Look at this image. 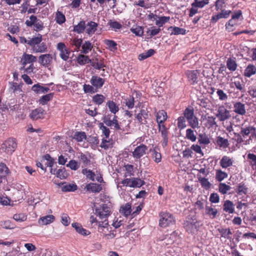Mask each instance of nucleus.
<instances>
[{
	"mask_svg": "<svg viewBox=\"0 0 256 256\" xmlns=\"http://www.w3.org/2000/svg\"><path fill=\"white\" fill-rule=\"evenodd\" d=\"M114 142L112 140L105 138H102L100 147L104 150H108L113 148Z\"/></svg>",
	"mask_w": 256,
	"mask_h": 256,
	"instance_id": "nucleus-39",
	"label": "nucleus"
},
{
	"mask_svg": "<svg viewBox=\"0 0 256 256\" xmlns=\"http://www.w3.org/2000/svg\"><path fill=\"white\" fill-rule=\"evenodd\" d=\"M234 112L235 114L240 116L246 114V105L241 102H236L234 104Z\"/></svg>",
	"mask_w": 256,
	"mask_h": 256,
	"instance_id": "nucleus-18",
	"label": "nucleus"
},
{
	"mask_svg": "<svg viewBox=\"0 0 256 256\" xmlns=\"http://www.w3.org/2000/svg\"><path fill=\"white\" fill-rule=\"evenodd\" d=\"M155 53V51L153 49H150L146 52L140 54L138 56V59L140 60H144L152 56Z\"/></svg>",
	"mask_w": 256,
	"mask_h": 256,
	"instance_id": "nucleus-60",
	"label": "nucleus"
},
{
	"mask_svg": "<svg viewBox=\"0 0 256 256\" xmlns=\"http://www.w3.org/2000/svg\"><path fill=\"white\" fill-rule=\"evenodd\" d=\"M104 42L111 52H115L118 50V44L114 40L106 39Z\"/></svg>",
	"mask_w": 256,
	"mask_h": 256,
	"instance_id": "nucleus-41",
	"label": "nucleus"
},
{
	"mask_svg": "<svg viewBox=\"0 0 256 256\" xmlns=\"http://www.w3.org/2000/svg\"><path fill=\"white\" fill-rule=\"evenodd\" d=\"M228 176V174L222 172V170H216V178L218 181L221 182Z\"/></svg>",
	"mask_w": 256,
	"mask_h": 256,
	"instance_id": "nucleus-59",
	"label": "nucleus"
},
{
	"mask_svg": "<svg viewBox=\"0 0 256 256\" xmlns=\"http://www.w3.org/2000/svg\"><path fill=\"white\" fill-rule=\"evenodd\" d=\"M247 158L250 160V165L252 167H254V169L256 170V155L252 154V153H248Z\"/></svg>",
	"mask_w": 256,
	"mask_h": 256,
	"instance_id": "nucleus-64",
	"label": "nucleus"
},
{
	"mask_svg": "<svg viewBox=\"0 0 256 256\" xmlns=\"http://www.w3.org/2000/svg\"><path fill=\"white\" fill-rule=\"evenodd\" d=\"M205 211L206 214L208 215V216L212 218H216L218 214V210L216 208H213L211 206H206Z\"/></svg>",
	"mask_w": 256,
	"mask_h": 256,
	"instance_id": "nucleus-51",
	"label": "nucleus"
},
{
	"mask_svg": "<svg viewBox=\"0 0 256 256\" xmlns=\"http://www.w3.org/2000/svg\"><path fill=\"white\" fill-rule=\"evenodd\" d=\"M240 134L244 138L250 134V138L256 136V128L254 126H248L247 127L242 128Z\"/></svg>",
	"mask_w": 256,
	"mask_h": 256,
	"instance_id": "nucleus-19",
	"label": "nucleus"
},
{
	"mask_svg": "<svg viewBox=\"0 0 256 256\" xmlns=\"http://www.w3.org/2000/svg\"><path fill=\"white\" fill-rule=\"evenodd\" d=\"M223 210L228 214H233L234 212V206L231 200H226L223 204Z\"/></svg>",
	"mask_w": 256,
	"mask_h": 256,
	"instance_id": "nucleus-32",
	"label": "nucleus"
},
{
	"mask_svg": "<svg viewBox=\"0 0 256 256\" xmlns=\"http://www.w3.org/2000/svg\"><path fill=\"white\" fill-rule=\"evenodd\" d=\"M10 173V171L6 164L0 163V176L2 177V180L6 178V176Z\"/></svg>",
	"mask_w": 256,
	"mask_h": 256,
	"instance_id": "nucleus-38",
	"label": "nucleus"
},
{
	"mask_svg": "<svg viewBox=\"0 0 256 256\" xmlns=\"http://www.w3.org/2000/svg\"><path fill=\"white\" fill-rule=\"evenodd\" d=\"M218 230L220 234L221 237L226 239L232 238V233L230 228H218Z\"/></svg>",
	"mask_w": 256,
	"mask_h": 256,
	"instance_id": "nucleus-35",
	"label": "nucleus"
},
{
	"mask_svg": "<svg viewBox=\"0 0 256 256\" xmlns=\"http://www.w3.org/2000/svg\"><path fill=\"white\" fill-rule=\"evenodd\" d=\"M42 36L39 33L36 36L26 39L24 36H20V42L22 44H27L30 46L34 53H44L48 52L46 43L42 42Z\"/></svg>",
	"mask_w": 256,
	"mask_h": 256,
	"instance_id": "nucleus-1",
	"label": "nucleus"
},
{
	"mask_svg": "<svg viewBox=\"0 0 256 256\" xmlns=\"http://www.w3.org/2000/svg\"><path fill=\"white\" fill-rule=\"evenodd\" d=\"M198 179L202 188H204L206 190H208L211 187V184L208 182V179L199 176H198Z\"/></svg>",
	"mask_w": 256,
	"mask_h": 256,
	"instance_id": "nucleus-53",
	"label": "nucleus"
},
{
	"mask_svg": "<svg viewBox=\"0 0 256 256\" xmlns=\"http://www.w3.org/2000/svg\"><path fill=\"white\" fill-rule=\"evenodd\" d=\"M216 144L220 148L226 149L228 148L230 143L228 139L223 138L222 136H219L216 138Z\"/></svg>",
	"mask_w": 256,
	"mask_h": 256,
	"instance_id": "nucleus-22",
	"label": "nucleus"
},
{
	"mask_svg": "<svg viewBox=\"0 0 256 256\" xmlns=\"http://www.w3.org/2000/svg\"><path fill=\"white\" fill-rule=\"evenodd\" d=\"M205 126L206 128H214L218 126L216 124V118L213 116H209L206 118Z\"/></svg>",
	"mask_w": 256,
	"mask_h": 256,
	"instance_id": "nucleus-36",
	"label": "nucleus"
},
{
	"mask_svg": "<svg viewBox=\"0 0 256 256\" xmlns=\"http://www.w3.org/2000/svg\"><path fill=\"white\" fill-rule=\"evenodd\" d=\"M73 138L78 142H82L84 140L87 139V136L84 132H76L73 136Z\"/></svg>",
	"mask_w": 256,
	"mask_h": 256,
	"instance_id": "nucleus-46",
	"label": "nucleus"
},
{
	"mask_svg": "<svg viewBox=\"0 0 256 256\" xmlns=\"http://www.w3.org/2000/svg\"><path fill=\"white\" fill-rule=\"evenodd\" d=\"M98 24V23L94 21H88L86 22L85 32L88 35L91 36L95 33L97 30Z\"/></svg>",
	"mask_w": 256,
	"mask_h": 256,
	"instance_id": "nucleus-16",
	"label": "nucleus"
},
{
	"mask_svg": "<svg viewBox=\"0 0 256 256\" xmlns=\"http://www.w3.org/2000/svg\"><path fill=\"white\" fill-rule=\"evenodd\" d=\"M57 50L60 52V56L61 59L67 60L70 57V52L67 49L64 42H58L56 46Z\"/></svg>",
	"mask_w": 256,
	"mask_h": 256,
	"instance_id": "nucleus-11",
	"label": "nucleus"
},
{
	"mask_svg": "<svg viewBox=\"0 0 256 256\" xmlns=\"http://www.w3.org/2000/svg\"><path fill=\"white\" fill-rule=\"evenodd\" d=\"M106 106L112 114H116L119 111V107L118 104L113 100H108L106 104Z\"/></svg>",
	"mask_w": 256,
	"mask_h": 256,
	"instance_id": "nucleus-31",
	"label": "nucleus"
},
{
	"mask_svg": "<svg viewBox=\"0 0 256 256\" xmlns=\"http://www.w3.org/2000/svg\"><path fill=\"white\" fill-rule=\"evenodd\" d=\"M38 60L41 66L48 67L52 63V55L50 54H42L38 56Z\"/></svg>",
	"mask_w": 256,
	"mask_h": 256,
	"instance_id": "nucleus-13",
	"label": "nucleus"
},
{
	"mask_svg": "<svg viewBox=\"0 0 256 256\" xmlns=\"http://www.w3.org/2000/svg\"><path fill=\"white\" fill-rule=\"evenodd\" d=\"M82 173L84 174L87 179L94 181L96 174L92 170L88 168H84L82 170Z\"/></svg>",
	"mask_w": 256,
	"mask_h": 256,
	"instance_id": "nucleus-52",
	"label": "nucleus"
},
{
	"mask_svg": "<svg viewBox=\"0 0 256 256\" xmlns=\"http://www.w3.org/2000/svg\"><path fill=\"white\" fill-rule=\"evenodd\" d=\"M216 116L220 122L227 120L231 118L230 111L228 110L224 105H219L216 110Z\"/></svg>",
	"mask_w": 256,
	"mask_h": 256,
	"instance_id": "nucleus-6",
	"label": "nucleus"
},
{
	"mask_svg": "<svg viewBox=\"0 0 256 256\" xmlns=\"http://www.w3.org/2000/svg\"><path fill=\"white\" fill-rule=\"evenodd\" d=\"M46 114V112L43 108H38L32 111L30 117L32 120H36L40 118H44Z\"/></svg>",
	"mask_w": 256,
	"mask_h": 256,
	"instance_id": "nucleus-17",
	"label": "nucleus"
},
{
	"mask_svg": "<svg viewBox=\"0 0 256 256\" xmlns=\"http://www.w3.org/2000/svg\"><path fill=\"white\" fill-rule=\"evenodd\" d=\"M90 59L88 56L80 54L77 58V62L82 66L87 63H90Z\"/></svg>",
	"mask_w": 256,
	"mask_h": 256,
	"instance_id": "nucleus-57",
	"label": "nucleus"
},
{
	"mask_svg": "<svg viewBox=\"0 0 256 256\" xmlns=\"http://www.w3.org/2000/svg\"><path fill=\"white\" fill-rule=\"evenodd\" d=\"M160 133L161 136L163 138L162 145L164 148H165V146H166L168 145L169 139V132L168 128H166V130L161 132Z\"/></svg>",
	"mask_w": 256,
	"mask_h": 256,
	"instance_id": "nucleus-49",
	"label": "nucleus"
},
{
	"mask_svg": "<svg viewBox=\"0 0 256 256\" xmlns=\"http://www.w3.org/2000/svg\"><path fill=\"white\" fill-rule=\"evenodd\" d=\"M233 162V160L230 157L224 156H222L220 161V165L222 168H227L232 166Z\"/></svg>",
	"mask_w": 256,
	"mask_h": 256,
	"instance_id": "nucleus-25",
	"label": "nucleus"
},
{
	"mask_svg": "<svg viewBox=\"0 0 256 256\" xmlns=\"http://www.w3.org/2000/svg\"><path fill=\"white\" fill-rule=\"evenodd\" d=\"M56 21L59 24L64 23L66 22V18L64 14L60 12H57L56 14Z\"/></svg>",
	"mask_w": 256,
	"mask_h": 256,
	"instance_id": "nucleus-63",
	"label": "nucleus"
},
{
	"mask_svg": "<svg viewBox=\"0 0 256 256\" xmlns=\"http://www.w3.org/2000/svg\"><path fill=\"white\" fill-rule=\"evenodd\" d=\"M188 82L191 84L198 83V78L200 74L198 70H187L185 72Z\"/></svg>",
	"mask_w": 256,
	"mask_h": 256,
	"instance_id": "nucleus-14",
	"label": "nucleus"
},
{
	"mask_svg": "<svg viewBox=\"0 0 256 256\" xmlns=\"http://www.w3.org/2000/svg\"><path fill=\"white\" fill-rule=\"evenodd\" d=\"M98 230L107 239H112L116 237V230H112V228L108 224V220L99 221Z\"/></svg>",
	"mask_w": 256,
	"mask_h": 256,
	"instance_id": "nucleus-2",
	"label": "nucleus"
},
{
	"mask_svg": "<svg viewBox=\"0 0 256 256\" xmlns=\"http://www.w3.org/2000/svg\"><path fill=\"white\" fill-rule=\"evenodd\" d=\"M62 190L63 192H74L78 189V186L76 184H62Z\"/></svg>",
	"mask_w": 256,
	"mask_h": 256,
	"instance_id": "nucleus-45",
	"label": "nucleus"
},
{
	"mask_svg": "<svg viewBox=\"0 0 256 256\" xmlns=\"http://www.w3.org/2000/svg\"><path fill=\"white\" fill-rule=\"evenodd\" d=\"M94 45L89 41H86L82 46V52L86 54L91 51Z\"/></svg>",
	"mask_w": 256,
	"mask_h": 256,
	"instance_id": "nucleus-47",
	"label": "nucleus"
},
{
	"mask_svg": "<svg viewBox=\"0 0 256 256\" xmlns=\"http://www.w3.org/2000/svg\"><path fill=\"white\" fill-rule=\"evenodd\" d=\"M105 100L106 97L102 94H96L92 98L93 103L98 105L102 104Z\"/></svg>",
	"mask_w": 256,
	"mask_h": 256,
	"instance_id": "nucleus-44",
	"label": "nucleus"
},
{
	"mask_svg": "<svg viewBox=\"0 0 256 256\" xmlns=\"http://www.w3.org/2000/svg\"><path fill=\"white\" fill-rule=\"evenodd\" d=\"M72 226L75 228L76 232H77L79 234L83 235V236H88L90 234V232L86 229L82 228L81 224L79 223H73L72 224Z\"/></svg>",
	"mask_w": 256,
	"mask_h": 256,
	"instance_id": "nucleus-30",
	"label": "nucleus"
},
{
	"mask_svg": "<svg viewBox=\"0 0 256 256\" xmlns=\"http://www.w3.org/2000/svg\"><path fill=\"white\" fill-rule=\"evenodd\" d=\"M168 30H170V35H185L186 33V29L176 27V26H170Z\"/></svg>",
	"mask_w": 256,
	"mask_h": 256,
	"instance_id": "nucleus-33",
	"label": "nucleus"
},
{
	"mask_svg": "<svg viewBox=\"0 0 256 256\" xmlns=\"http://www.w3.org/2000/svg\"><path fill=\"white\" fill-rule=\"evenodd\" d=\"M16 146L17 144L14 138H8L2 143L1 149L2 152L12 154L14 152Z\"/></svg>",
	"mask_w": 256,
	"mask_h": 256,
	"instance_id": "nucleus-8",
	"label": "nucleus"
},
{
	"mask_svg": "<svg viewBox=\"0 0 256 256\" xmlns=\"http://www.w3.org/2000/svg\"><path fill=\"white\" fill-rule=\"evenodd\" d=\"M80 164L75 160H71L66 164V166L68 167L70 170H76L79 169Z\"/></svg>",
	"mask_w": 256,
	"mask_h": 256,
	"instance_id": "nucleus-55",
	"label": "nucleus"
},
{
	"mask_svg": "<svg viewBox=\"0 0 256 256\" xmlns=\"http://www.w3.org/2000/svg\"><path fill=\"white\" fill-rule=\"evenodd\" d=\"M235 191L239 196H242V194H246L248 193V188L244 182H242L236 186Z\"/></svg>",
	"mask_w": 256,
	"mask_h": 256,
	"instance_id": "nucleus-27",
	"label": "nucleus"
},
{
	"mask_svg": "<svg viewBox=\"0 0 256 256\" xmlns=\"http://www.w3.org/2000/svg\"><path fill=\"white\" fill-rule=\"evenodd\" d=\"M32 90L36 94H45L50 90L48 87L42 86L40 84H34Z\"/></svg>",
	"mask_w": 256,
	"mask_h": 256,
	"instance_id": "nucleus-34",
	"label": "nucleus"
},
{
	"mask_svg": "<svg viewBox=\"0 0 256 256\" xmlns=\"http://www.w3.org/2000/svg\"><path fill=\"white\" fill-rule=\"evenodd\" d=\"M159 217L158 225L161 228H167L176 224V220L173 215L167 211L160 212Z\"/></svg>",
	"mask_w": 256,
	"mask_h": 256,
	"instance_id": "nucleus-3",
	"label": "nucleus"
},
{
	"mask_svg": "<svg viewBox=\"0 0 256 256\" xmlns=\"http://www.w3.org/2000/svg\"><path fill=\"white\" fill-rule=\"evenodd\" d=\"M56 176L61 180L66 178L68 174L64 168H60L57 170Z\"/></svg>",
	"mask_w": 256,
	"mask_h": 256,
	"instance_id": "nucleus-58",
	"label": "nucleus"
},
{
	"mask_svg": "<svg viewBox=\"0 0 256 256\" xmlns=\"http://www.w3.org/2000/svg\"><path fill=\"white\" fill-rule=\"evenodd\" d=\"M226 66L231 72H234L237 69L238 64L234 59L228 58L226 60Z\"/></svg>",
	"mask_w": 256,
	"mask_h": 256,
	"instance_id": "nucleus-43",
	"label": "nucleus"
},
{
	"mask_svg": "<svg viewBox=\"0 0 256 256\" xmlns=\"http://www.w3.org/2000/svg\"><path fill=\"white\" fill-rule=\"evenodd\" d=\"M90 83L97 91L98 88L102 87L105 83V80L96 76H92L90 80Z\"/></svg>",
	"mask_w": 256,
	"mask_h": 256,
	"instance_id": "nucleus-15",
	"label": "nucleus"
},
{
	"mask_svg": "<svg viewBox=\"0 0 256 256\" xmlns=\"http://www.w3.org/2000/svg\"><path fill=\"white\" fill-rule=\"evenodd\" d=\"M124 186L130 187H140L144 184V180L139 178H126L121 181Z\"/></svg>",
	"mask_w": 256,
	"mask_h": 256,
	"instance_id": "nucleus-10",
	"label": "nucleus"
},
{
	"mask_svg": "<svg viewBox=\"0 0 256 256\" xmlns=\"http://www.w3.org/2000/svg\"><path fill=\"white\" fill-rule=\"evenodd\" d=\"M194 114V109L193 108H186L184 112V118L186 119L188 122L190 120V118H191Z\"/></svg>",
	"mask_w": 256,
	"mask_h": 256,
	"instance_id": "nucleus-56",
	"label": "nucleus"
},
{
	"mask_svg": "<svg viewBox=\"0 0 256 256\" xmlns=\"http://www.w3.org/2000/svg\"><path fill=\"white\" fill-rule=\"evenodd\" d=\"M256 74V66L252 64H250L245 68L244 72V76L247 78H250Z\"/></svg>",
	"mask_w": 256,
	"mask_h": 256,
	"instance_id": "nucleus-29",
	"label": "nucleus"
},
{
	"mask_svg": "<svg viewBox=\"0 0 256 256\" xmlns=\"http://www.w3.org/2000/svg\"><path fill=\"white\" fill-rule=\"evenodd\" d=\"M98 127L100 130L102 131V132L104 135L105 136L106 138H108L110 134V129L107 128L106 126H104L102 122H100L98 124Z\"/></svg>",
	"mask_w": 256,
	"mask_h": 256,
	"instance_id": "nucleus-62",
	"label": "nucleus"
},
{
	"mask_svg": "<svg viewBox=\"0 0 256 256\" xmlns=\"http://www.w3.org/2000/svg\"><path fill=\"white\" fill-rule=\"evenodd\" d=\"M104 122L105 124L108 126H114V128L116 130H120V125L118 124V116L116 115H114V117L113 118L110 119V118L106 117L104 119Z\"/></svg>",
	"mask_w": 256,
	"mask_h": 256,
	"instance_id": "nucleus-20",
	"label": "nucleus"
},
{
	"mask_svg": "<svg viewBox=\"0 0 256 256\" xmlns=\"http://www.w3.org/2000/svg\"><path fill=\"white\" fill-rule=\"evenodd\" d=\"M186 137L192 142H194L196 140V135L192 128H187L186 130Z\"/></svg>",
	"mask_w": 256,
	"mask_h": 256,
	"instance_id": "nucleus-50",
	"label": "nucleus"
},
{
	"mask_svg": "<svg viewBox=\"0 0 256 256\" xmlns=\"http://www.w3.org/2000/svg\"><path fill=\"white\" fill-rule=\"evenodd\" d=\"M200 223L196 219L188 220L184 223V228L189 234H194L200 228Z\"/></svg>",
	"mask_w": 256,
	"mask_h": 256,
	"instance_id": "nucleus-7",
	"label": "nucleus"
},
{
	"mask_svg": "<svg viewBox=\"0 0 256 256\" xmlns=\"http://www.w3.org/2000/svg\"><path fill=\"white\" fill-rule=\"evenodd\" d=\"M26 24L30 28L33 26L34 30L36 32H40L44 28V22L34 15L30 16L29 18L26 20Z\"/></svg>",
	"mask_w": 256,
	"mask_h": 256,
	"instance_id": "nucleus-5",
	"label": "nucleus"
},
{
	"mask_svg": "<svg viewBox=\"0 0 256 256\" xmlns=\"http://www.w3.org/2000/svg\"><path fill=\"white\" fill-rule=\"evenodd\" d=\"M198 142L200 144L208 145L210 142V140L206 134H199Z\"/></svg>",
	"mask_w": 256,
	"mask_h": 256,
	"instance_id": "nucleus-61",
	"label": "nucleus"
},
{
	"mask_svg": "<svg viewBox=\"0 0 256 256\" xmlns=\"http://www.w3.org/2000/svg\"><path fill=\"white\" fill-rule=\"evenodd\" d=\"M132 212V204L129 203L126 204L125 205H123L120 208V213L124 215L126 217L131 214Z\"/></svg>",
	"mask_w": 256,
	"mask_h": 256,
	"instance_id": "nucleus-42",
	"label": "nucleus"
},
{
	"mask_svg": "<svg viewBox=\"0 0 256 256\" xmlns=\"http://www.w3.org/2000/svg\"><path fill=\"white\" fill-rule=\"evenodd\" d=\"M37 60L36 56L32 55V54H24L21 60L22 64L26 66L28 64H32Z\"/></svg>",
	"mask_w": 256,
	"mask_h": 256,
	"instance_id": "nucleus-23",
	"label": "nucleus"
},
{
	"mask_svg": "<svg viewBox=\"0 0 256 256\" xmlns=\"http://www.w3.org/2000/svg\"><path fill=\"white\" fill-rule=\"evenodd\" d=\"M86 22L80 21L78 24L74 26L73 31L78 34H82L85 32Z\"/></svg>",
	"mask_w": 256,
	"mask_h": 256,
	"instance_id": "nucleus-40",
	"label": "nucleus"
},
{
	"mask_svg": "<svg viewBox=\"0 0 256 256\" xmlns=\"http://www.w3.org/2000/svg\"><path fill=\"white\" fill-rule=\"evenodd\" d=\"M188 122L191 128L193 129L200 128L198 119L194 114Z\"/></svg>",
	"mask_w": 256,
	"mask_h": 256,
	"instance_id": "nucleus-48",
	"label": "nucleus"
},
{
	"mask_svg": "<svg viewBox=\"0 0 256 256\" xmlns=\"http://www.w3.org/2000/svg\"><path fill=\"white\" fill-rule=\"evenodd\" d=\"M148 148L144 144H141L136 148L132 152V156L135 159H140V158L146 154Z\"/></svg>",
	"mask_w": 256,
	"mask_h": 256,
	"instance_id": "nucleus-12",
	"label": "nucleus"
},
{
	"mask_svg": "<svg viewBox=\"0 0 256 256\" xmlns=\"http://www.w3.org/2000/svg\"><path fill=\"white\" fill-rule=\"evenodd\" d=\"M85 188L87 190L90 191L93 193H98L102 190L101 184L96 183L88 184Z\"/></svg>",
	"mask_w": 256,
	"mask_h": 256,
	"instance_id": "nucleus-26",
	"label": "nucleus"
},
{
	"mask_svg": "<svg viewBox=\"0 0 256 256\" xmlns=\"http://www.w3.org/2000/svg\"><path fill=\"white\" fill-rule=\"evenodd\" d=\"M90 64L91 66L96 70H100L102 69L103 70H104V68L106 67V65L104 64L102 59L98 58L90 59Z\"/></svg>",
	"mask_w": 256,
	"mask_h": 256,
	"instance_id": "nucleus-21",
	"label": "nucleus"
},
{
	"mask_svg": "<svg viewBox=\"0 0 256 256\" xmlns=\"http://www.w3.org/2000/svg\"><path fill=\"white\" fill-rule=\"evenodd\" d=\"M111 214L110 208L106 204L100 205L98 207H96L95 209V214L100 220H102L101 221L108 220V218Z\"/></svg>",
	"mask_w": 256,
	"mask_h": 256,
	"instance_id": "nucleus-4",
	"label": "nucleus"
},
{
	"mask_svg": "<svg viewBox=\"0 0 256 256\" xmlns=\"http://www.w3.org/2000/svg\"><path fill=\"white\" fill-rule=\"evenodd\" d=\"M134 116L138 124H147V119L148 118V111L147 108L142 107L138 113L135 110Z\"/></svg>",
	"mask_w": 256,
	"mask_h": 256,
	"instance_id": "nucleus-9",
	"label": "nucleus"
},
{
	"mask_svg": "<svg viewBox=\"0 0 256 256\" xmlns=\"http://www.w3.org/2000/svg\"><path fill=\"white\" fill-rule=\"evenodd\" d=\"M156 121L157 124H162L166 121L168 118V114L164 110H160L156 114Z\"/></svg>",
	"mask_w": 256,
	"mask_h": 256,
	"instance_id": "nucleus-24",
	"label": "nucleus"
},
{
	"mask_svg": "<svg viewBox=\"0 0 256 256\" xmlns=\"http://www.w3.org/2000/svg\"><path fill=\"white\" fill-rule=\"evenodd\" d=\"M170 20V16H161V17H158V19L156 20V24L160 28V26H163L165 23L169 22Z\"/></svg>",
	"mask_w": 256,
	"mask_h": 256,
	"instance_id": "nucleus-54",
	"label": "nucleus"
},
{
	"mask_svg": "<svg viewBox=\"0 0 256 256\" xmlns=\"http://www.w3.org/2000/svg\"><path fill=\"white\" fill-rule=\"evenodd\" d=\"M55 220V217L52 214L46 215L45 216L40 217L38 220L40 225H46L52 222Z\"/></svg>",
	"mask_w": 256,
	"mask_h": 256,
	"instance_id": "nucleus-28",
	"label": "nucleus"
},
{
	"mask_svg": "<svg viewBox=\"0 0 256 256\" xmlns=\"http://www.w3.org/2000/svg\"><path fill=\"white\" fill-rule=\"evenodd\" d=\"M232 84H234L237 90L241 92H245V84L244 80L242 78H238L237 80H234Z\"/></svg>",
	"mask_w": 256,
	"mask_h": 256,
	"instance_id": "nucleus-37",
	"label": "nucleus"
}]
</instances>
